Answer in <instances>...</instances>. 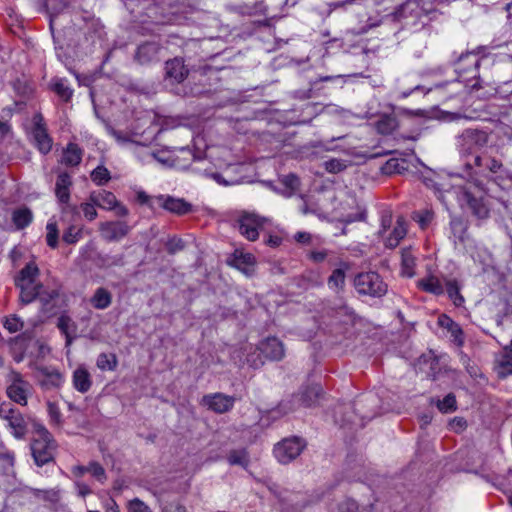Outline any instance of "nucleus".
<instances>
[{"instance_id": "obj_1", "label": "nucleus", "mask_w": 512, "mask_h": 512, "mask_svg": "<svg viewBox=\"0 0 512 512\" xmlns=\"http://www.w3.org/2000/svg\"><path fill=\"white\" fill-rule=\"evenodd\" d=\"M39 269L35 263H28L15 279L16 286L20 289V301L29 304L39 297L42 285L36 283Z\"/></svg>"}, {"instance_id": "obj_2", "label": "nucleus", "mask_w": 512, "mask_h": 512, "mask_svg": "<svg viewBox=\"0 0 512 512\" xmlns=\"http://www.w3.org/2000/svg\"><path fill=\"white\" fill-rule=\"evenodd\" d=\"M321 390L319 385L305 386L297 394L282 400L278 409L282 414H288L302 408H311L317 403Z\"/></svg>"}, {"instance_id": "obj_3", "label": "nucleus", "mask_w": 512, "mask_h": 512, "mask_svg": "<svg viewBox=\"0 0 512 512\" xmlns=\"http://www.w3.org/2000/svg\"><path fill=\"white\" fill-rule=\"evenodd\" d=\"M37 438L31 444V451L35 463L42 466L53 458L55 444L50 432L43 426H39L36 431Z\"/></svg>"}, {"instance_id": "obj_4", "label": "nucleus", "mask_w": 512, "mask_h": 512, "mask_svg": "<svg viewBox=\"0 0 512 512\" xmlns=\"http://www.w3.org/2000/svg\"><path fill=\"white\" fill-rule=\"evenodd\" d=\"M32 392V385L19 372L11 370L8 373L6 393L10 400L21 406H26Z\"/></svg>"}, {"instance_id": "obj_5", "label": "nucleus", "mask_w": 512, "mask_h": 512, "mask_svg": "<svg viewBox=\"0 0 512 512\" xmlns=\"http://www.w3.org/2000/svg\"><path fill=\"white\" fill-rule=\"evenodd\" d=\"M356 290L360 294L381 297L387 292V285L375 272L360 273L354 280Z\"/></svg>"}, {"instance_id": "obj_6", "label": "nucleus", "mask_w": 512, "mask_h": 512, "mask_svg": "<svg viewBox=\"0 0 512 512\" xmlns=\"http://www.w3.org/2000/svg\"><path fill=\"white\" fill-rule=\"evenodd\" d=\"M305 447V443L298 437L282 440L274 447V455L280 463L287 464L296 459Z\"/></svg>"}, {"instance_id": "obj_7", "label": "nucleus", "mask_w": 512, "mask_h": 512, "mask_svg": "<svg viewBox=\"0 0 512 512\" xmlns=\"http://www.w3.org/2000/svg\"><path fill=\"white\" fill-rule=\"evenodd\" d=\"M32 138L39 151L48 153L52 148V139L49 137L43 116L37 113L33 116Z\"/></svg>"}, {"instance_id": "obj_8", "label": "nucleus", "mask_w": 512, "mask_h": 512, "mask_svg": "<svg viewBox=\"0 0 512 512\" xmlns=\"http://www.w3.org/2000/svg\"><path fill=\"white\" fill-rule=\"evenodd\" d=\"M101 237L108 242H117L126 237L131 227L125 221H106L98 226Z\"/></svg>"}, {"instance_id": "obj_9", "label": "nucleus", "mask_w": 512, "mask_h": 512, "mask_svg": "<svg viewBox=\"0 0 512 512\" xmlns=\"http://www.w3.org/2000/svg\"><path fill=\"white\" fill-rule=\"evenodd\" d=\"M266 219L259 218L253 213L243 214L239 220V231L250 241H255L258 238V230L263 226Z\"/></svg>"}, {"instance_id": "obj_10", "label": "nucleus", "mask_w": 512, "mask_h": 512, "mask_svg": "<svg viewBox=\"0 0 512 512\" xmlns=\"http://www.w3.org/2000/svg\"><path fill=\"white\" fill-rule=\"evenodd\" d=\"M258 349L268 360L280 361L285 356L283 343L275 337H269L261 341L258 345Z\"/></svg>"}, {"instance_id": "obj_11", "label": "nucleus", "mask_w": 512, "mask_h": 512, "mask_svg": "<svg viewBox=\"0 0 512 512\" xmlns=\"http://www.w3.org/2000/svg\"><path fill=\"white\" fill-rule=\"evenodd\" d=\"M201 403L216 413H225L232 409L234 405V398L222 393H215L212 395H205L202 398Z\"/></svg>"}, {"instance_id": "obj_12", "label": "nucleus", "mask_w": 512, "mask_h": 512, "mask_svg": "<svg viewBox=\"0 0 512 512\" xmlns=\"http://www.w3.org/2000/svg\"><path fill=\"white\" fill-rule=\"evenodd\" d=\"M157 201L162 208L177 215H184L191 211V204L180 198L162 195L157 198Z\"/></svg>"}, {"instance_id": "obj_13", "label": "nucleus", "mask_w": 512, "mask_h": 512, "mask_svg": "<svg viewBox=\"0 0 512 512\" xmlns=\"http://www.w3.org/2000/svg\"><path fill=\"white\" fill-rule=\"evenodd\" d=\"M229 263L246 275H251L254 272L256 259L251 253L236 250L229 260Z\"/></svg>"}, {"instance_id": "obj_14", "label": "nucleus", "mask_w": 512, "mask_h": 512, "mask_svg": "<svg viewBox=\"0 0 512 512\" xmlns=\"http://www.w3.org/2000/svg\"><path fill=\"white\" fill-rule=\"evenodd\" d=\"M166 77L174 83H181L188 76V69L180 58H174L166 62Z\"/></svg>"}, {"instance_id": "obj_15", "label": "nucleus", "mask_w": 512, "mask_h": 512, "mask_svg": "<svg viewBox=\"0 0 512 512\" xmlns=\"http://www.w3.org/2000/svg\"><path fill=\"white\" fill-rule=\"evenodd\" d=\"M438 324L450 333V337L457 346L460 347L464 344V336L461 327L449 316L445 314L440 315L438 318Z\"/></svg>"}, {"instance_id": "obj_16", "label": "nucleus", "mask_w": 512, "mask_h": 512, "mask_svg": "<svg viewBox=\"0 0 512 512\" xmlns=\"http://www.w3.org/2000/svg\"><path fill=\"white\" fill-rule=\"evenodd\" d=\"M417 287L424 292L439 296L445 292L444 286L441 280L434 274H428L427 276L417 281Z\"/></svg>"}, {"instance_id": "obj_17", "label": "nucleus", "mask_w": 512, "mask_h": 512, "mask_svg": "<svg viewBox=\"0 0 512 512\" xmlns=\"http://www.w3.org/2000/svg\"><path fill=\"white\" fill-rule=\"evenodd\" d=\"M72 382L74 388L80 393H86L92 386L91 375L83 366H79L74 370Z\"/></svg>"}, {"instance_id": "obj_18", "label": "nucleus", "mask_w": 512, "mask_h": 512, "mask_svg": "<svg viewBox=\"0 0 512 512\" xmlns=\"http://www.w3.org/2000/svg\"><path fill=\"white\" fill-rule=\"evenodd\" d=\"M89 200L96 204L97 207L105 210H113L118 201L112 192L106 190L92 192Z\"/></svg>"}, {"instance_id": "obj_19", "label": "nucleus", "mask_w": 512, "mask_h": 512, "mask_svg": "<svg viewBox=\"0 0 512 512\" xmlns=\"http://www.w3.org/2000/svg\"><path fill=\"white\" fill-rule=\"evenodd\" d=\"M71 176L62 172L58 175L55 187V194L61 203H68L70 199Z\"/></svg>"}, {"instance_id": "obj_20", "label": "nucleus", "mask_w": 512, "mask_h": 512, "mask_svg": "<svg viewBox=\"0 0 512 512\" xmlns=\"http://www.w3.org/2000/svg\"><path fill=\"white\" fill-rule=\"evenodd\" d=\"M463 201L467 203L473 214L478 218H485L488 216L489 210L481 198L474 196L470 191L463 192Z\"/></svg>"}, {"instance_id": "obj_21", "label": "nucleus", "mask_w": 512, "mask_h": 512, "mask_svg": "<svg viewBox=\"0 0 512 512\" xmlns=\"http://www.w3.org/2000/svg\"><path fill=\"white\" fill-rule=\"evenodd\" d=\"M407 233L406 223L403 217H398L392 232L385 240V245L388 248H395L401 239L405 237Z\"/></svg>"}, {"instance_id": "obj_22", "label": "nucleus", "mask_w": 512, "mask_h": 512, "mask_svg": "<svg viewBox=\"0 0 512 512\" xmlns=\"http://www.w3.org/2000/svg\"><path fill=\"white\" fill-rule=\"evenodd\" d=\"M159 46L156 43H145L138 47L136 59L140 64H147L157 59Z\"/></svg>"}, {"instance_id": "obj_23", "label": "nucleus", "mask_w": 512, "mask_h": 512, "mask_svg": "<svg viewBox=\"0 0 512 512\" xmlns=\"http://www.w3.org/2000/svg\"><path fill=\"white\" fill-rule=\"evenodd\" d=\"M416 258L410 248L401 251V272L402 275L412 278L415 276Z\"/></svg>"}, {"instance_id": "obj_24", "label": "nucleus", "mask_w": 512, "mask_h": 512, "mask_svg": "<svg viewBox=\"0 0 512 512\" xmlns=\"http://www.w3.org/2000/svg\"><path fill=\"white\" fill-rule=\"evenodd\" d=\"M82 159V150L77 144L69 143L63 151L61 162L67 166H77Z\"/></svg>"}, {"instance_id": "obj_25", "label": "nucleus", "mask_w": 512, "mask_h": 512, "mask_svg": "<svg viewBox=\"0 0 512 512\" xmlns=\"http://www.w3.org/2000/svg\"><path fill=\"white\" fill-rule=\"evenodd\" d=\"M90 303L96 309H106L112 303V294L103 287L97 288L90 299Z\"/></svg>"}, {"instance_id": "obj_26", "label": "nucleus", "mask_w": 512, "mask_h": 512, "mask_svg": "<svg viewBox=\"0 0 512 512\" xmlns=\"http://www.w3.org/2000/svg\"><path fill=\"white\" fill-rule=\"evenodd\" d=\"M495 371L499 378H506L512 375V355L505 351L495 361Z\"/></svg>"}, {"instance_id": "obj_27", "label": "nucleus", "mask_w": 512, "mask_h": 512, "mask_svg": "<svg viewBox=\"0 0 512 512\" xmlns=\"http://www.w3.org/2000/svg\"><path fill=\"white\" fill-rule=\"evenodd\" d=\"M57 327L66 337V344L70 345L76 332V325L68 315H61Z\"/></svg>"}, {"instance_id": "obj_28", "label": "nucleus", "mask_w": 512, "mask_h": 512, "mask_svg": "<svg viewBox=\"0 0 512 512\" xmlns=\"http://www.w3.org/2000/svg\"><path fill=\"white\" fill-rule=\"evenodd\" d=\"M33 219L32 212L28 208H19L12 213V221L17 229L27 227Z\"/></svg>"}, {"instance_id": "obj_29", "label": "nucleus", "mask_w": 512, "mask_h": 512, "mask_svg": "<svg viewBox=\"0 0 512 512\" xmlns=\"http://www.w3.org/2000/svg\"><path fill=\"white\" fill-rule=\"evenodd\" d=\"M7 426L10 428L12 434L18 439L24 437L26 434V422L20 412L7 421Z\"/></svg>"}, {"instance_id": "obj_30", "label": "nucleus", "mask_w": 512, "mask_h": 512, "mask_svg": "<svg viewBox=\"0 0 512 512\" xmlns=\"http://www.w3.org/2000/svg\"><path fill=\"white\" fill-rule=\"evenodd\" d=\"M446 292L455 306H461L464 303V297L460 293V286L455 279L445 281Z\"/></svg>"}, {"instance_id": "obj_31", "label": "nucleus", "mask_w": 512, "mask_h": 512, "mask_svg": "<svg viewBox=\"0 0 512 512\" xmlns=\"http://www.w3.org/2000/svg\"><path fill=\"white\" fill-rule=\"evenodd\" d=\"M258 350V346H249L244 349V352H242L243 355L245 354L244 363L248 364L250 367L254 369H257L264 364L261 355L257 352Z\"/></svg>"}, {"instance_id": "obj_32", "label": "nucleus", "mask_w": 512, "mask_h": 512, "mask_svg": "<svg viewBox=\"0 0 512 512\" xmlns=\"http://www.w3.org/2000/svg\"><path fill=\"white\" fill-rule=\"evenodd\" d=\"M64 382L63 376L58 371L46 372L41 381V385L45 389L58 388Z\"/></svg>"}, {"instance_id": "obj_33", "label": "nucleus", "mask_w": 512, "mask_h": 512, "mask_svg": "<svg viewBox=\"0 0 512 512\" xmlns=\"http://www.w3.org/2000/svg\"><path fill=\"white\" fill-rule=\"evenodd\" d=\"M96 365L100 370L113 371L117 367V357L113 353H101L97 358Z\"/></svg>"}, {"instance_id": "obj_34", "label": "nucleus", "mask_w": 512, "mask_h": 512, "mask_svg": "<svg viewBox=\"0 0 512 512\" xmlns=\"http://www.w3.org/2000/svg\"><path fill=\"white\" fill-rule=\"evenodd\" d=\"M230 465H239L246 468L249 464V456L245 449L232 450L227 455Z\"/></svg>"}, {"instance_id": "obj_35", "label": "nucleus", "mask_w": 512, "mask_h": 512, "mask_svg": "<svg viewBox=\"0 0 512 512\" xmlns=\"http://www.w3.org/2000/svg\"><path fill=\"white\" fill-rule=\"evenodd\" d=\"M2 325L10 333H16L23 329L24 322L18 315L11 314L3 317Z\"/></svg>"}, {"instance_id": "obj_36", "label": "nucleus", "mask_w": 512, "mask_h": 512, "mask_svg": "<svg viewBox=\"0 0 512 512\" xmlns=\"http://www.w3.org/2000/svg\"><path fill=\"white\" fill-rule=\"evenodd\" d=\"M396 127L397 121L392 116H383L376 123L377 131L384 135L392 133Z\"/></svg>"}, {"instance_id": "obj_37", "label": "nucleus", "mask_w": 512, "mask_h": 512, "mask_svg": "<svg viewBox=\"0 0 512 512\" xmlns=\"http://www.w3.org/2000/svg\"><path fill=\"white\" fill-rule=\"evenodd\" d=\"M91 179L96 185L102 186L110 181L111 175L105 166L99 165L91 172Z\"/></svg>"}, {"instance_id": "obj_38", "label": "nucleus", "mask_w": 512, "mask_h": 512, "mask_svg": "<svg viewBox=\"0 0 512 512\" xmlns=\"http://www.w3.org/2000/svg\"><path fill=\"white\" fill-rule=\"evenodd\" d=\"M47 409H48V414L50 417V422L53 425L60 427L62 424V415H61L59 407L53 402H48Z\"/></svg>"}, {"instance_id": "obj_39", "label": "nucleus", "mask_w": 512, "mask_h": 512, "mask_svg": "<svg viewBox=\"0 0 512 512\" xmlns=\"http://www.w3.org/2000/svg\"><path fill=\"white\" fill-rule=\"evenodd\" d=\"M46 229H47V235H46L47 244L51 248H55L58 244L57 224L55 222H49L46 226Z\"/></svg>"}, {"instance_id": "obj_40", "label": "nucleus", "mask_w": 512, "mask_h": 512, "mask_svg": "<svg viewBox=\"0 0 512 512\" xmlns=\"http://www.w3.org/2000/svg\"><path fill=\"white\" fill-rule=\"evenodd\" d=\"M87 471L91 473L100 483H104L107 479L104 468L97 462H91L87 466Z\"/></svg>"}, {"instance_id": "obj_41", "label": "nucleus", "mask_w": 512, "mask_h": 512, "mask_svg": "<svg viewBox=\"0 0 512 512\" xmlns=\"http://www.w3.org/2000/svg\"><path fill=\"white\" fill-rule=\"evenodd\" d=\"M81 236V229L71 225L68 229L63 233V241L67 244L76 243Z\"/></svg>"}, {"instance_id": "obj_42", "label": "nucleus", "mask_w": 512, "mask_h": 512, "mask_svg": "<svg viewBox=\"0 0 512 512\" xmlns=\"http://www.w3.org/2000/svg\"><path fill=\"white\" fill-rule=\"evenodd\" d=\"M437 406L440 411L445 413L453 411L456 408V399L454 395L448 394L443 400L438 401Z\"/></svg>"}, {"instance_id": "obj_43", "label": "nucleus", "mask_w": 512, "mask_h": 512, "mask_svg": "<svg viewBox=\"0 0 512 512\" xmlns=\"http://www.w3.org/2000/svg\"><path fill=\"white\" fill-rule=\"evenodd\" d=\"M128 512H152L151 508L139 498H134L127 503Z\"/></svg>"}, {"instance_id": "obj_44", "label": "nucleus", "mask_w": 512, "mask_h": 512, "mask_svg": "<svg viewBox=\"0 0 512 512\" xmlns=\"http://www.w3.org/2000/svg\"><path fill=\"white\" fill-rule=\"evenodd\" d=\"M58 296L59 293L56 289L46 290L42 287L38 298L46 307L50 305Z\"/></svg>"}, {"instance_id": "obj_45", "label": "nucleus", "mask_w": 512, "mask_h": 512, "mask_svg": "<svg viewBox=\"0 0 512 512\" xmlns=\"http://www.w3.org/2000/svg\"><path fill=\"white\" fill-rule=\"evenodd\" d=\"M54 91L65 101H68L73 94L72 89L62 80H59L54 84Z\"/></svg>"}, {"instance_id": "obj_46", "label": "nucleus", "mask_w": 512, "mask_h": 512, "mask_svg": "<svg viewBox=\"0 0 512 512\" xmlns=\"http://www.w3.org/2000/svg\"><path fill=\"white\" fill-rule=\"evenodd\" d=\"M432 218L433 213L429 210L416 212L413 215V219L419 223L422 229H424L431 222Z\"/></svg>"}, {"instance_id": "obj_47", "label": "nucleus", "mask_w": 512, "mask_h": 512, "mask_svg": "<svg viewBox=\"0 0 512 512\" xmlns=\"http://www.w3.org/2000/svg\"><path fill=\"white\" fill-rule=\"evenodd\" d=\"M162 512H188L186 506L178 500L166 502L162 507Z\"/></svg>"}, {"instance_id": "obj_48", "label": "nucleus", "mask_w": 512, "mask_h": 512, "mask_svg": "<svg viewBox=\"0 0 512 512\" xmlns=\"http://www.w3.org/2000/svg\"><path fill=\"white\" fill-rule=\"evenodd\" d=\"M95 206H97V205L94 204L90 200H88V202L81 204V209L83 211V214H84L85 218L89 221H93L98 215V213L95 209Z\"/></svg>"}, {"instance_id": "obj_49", "label": "nucleus", "mask_w": 512, "mask_h": 512, "mask_svg": "<svg viewBox=\"0 0 512 512\" xmlns=\"http://www.w3.org/2000/svg\"><path fill=\"white\" fill-rule=\"evenodd\" d=\"M345 274L341 269H336L333 271L332 275L329 277L328 284L331 287L339 288L344 284Z\"/></svg>"}, {"instance_id": "obj_50", "label": "nucleus", "mask_w": 512, "mask_h": 512, "mask_svg": "<svg viewBox=\"0 0 512 512\" xmlns=\"http://www.w3.org/2000/svg\"><path fill=\"white\" fill-rule=\"evenodd\" d=\"M346 168V164L338 159H331L325 162V169L330 173H339Z\"/></svg>"}, {"instance_id": "obj_51", "label": "nucleus", "mask_w": 512, "mask_h": 512, "mask_svg": "<svg viewBox=\"0 0 512 512\" xmlns=\"http://www.w3.org/2000/svg\"><path fill=\"white\" fill-rule=\"evenodd\" d=\"M19 411L15 410L11 404H1L0 405V417L5 420L6 422L13 418L15 414H18Z\"/></svg>"}, {"instance_id": "obj_52", "label": "nucleus", "mask_w": 512, "mask_h": 512, "mask_svg": "<svg viewBox=\"0 0 512 512\" xmlns=\"http://www.w3.org/2000/svg\"><path fill=\"white\" fill-rule=\"evenodd\" d=\"M169 253L174 254L184 248V242L181 239H170L166 244Z\"/></svg>"}, {"instance_id": "obj_53", "label": "nucleus", "mask_w": 512, "mask_h": 512, "mask_svg": "<svg viewBox=\"0 0 512 512\" xmlns=\"http://www.w3.org/2000/svg\"><path fill=\"white\" fill-rule=\"evenodd\" d=\"M339 510L340 512H359L357 503L351 499L342 502L339 506Z\"/></svg>"}, {"instance_id": "obj_54", "label": "nucleus", "mask_w": 512, "mask_h": 512, "mask_svg": "<svg viewBox=\"0 0 512 512\" xmlns=\"http://www.w3.org/2000/svg\"><path fill=\"white\" fill-rule=\"evenodd\" d=\"M392 225V215L390 213H386L381 218V229L379 231L380 234H384L388 228Z\"/></svg>"}, {"instance_id": "obj_55", "label": "nucleus", "mask_w": 512, "mask_h": 512, "mask_svg": "<svg viewBox=\"0 0 512 512\" xmlns=\"http://www.w3.org/2000/svg\"><path fill=\"white\" fill-rule=\"evenodd\" d=\"M113 210L115 211L116 216H119V217H125L129 213L128 208L126 206H124L123 204H121L119 201H117V204L115 205Z\"/></svg>"}, {"instance_id": "obj_56", "label": "nucleus", "mask_w": 512, "mask_h": 512, "mask_svg": "<svg viewBox=\"0 0 512 512\" xmlns=\"http://www.w3.org/2000/svg\"><path fill=\"white\" fill-rule=\"evenodd\" d=\"M326 256V251H313L310 253V258L315 262H322Z\"/></svg>"}, {"instance_id": "obj_57", "label": "nucleus", "mask_w": 512, "mask_h": 512, "mask_svg": "<svg viewBox=\"0 0 512 512\" xmlns=\"http://www.w3.org/2000/svg\"><path fill=\"white\" fill-rule=\"evenodd\" d=\"M310 238V234L306 232H298L294 236V239L299 243H308L310 241Z\"/></svg>"}, {"instance_id": "obj_58", "label": "nucleus", "mask_w": 512, "mask_h": 512, "mask_svg": "<svg viewBox=\"0 0 512 512\" xmlns=\"http://www.w3.org/2000/svg\"><path fill=\"white\" fill-rule=\"evenodd\" d=\"M77 488H78V494L82 497L91 493L90 488L84 483H78Z\"/></svg>"}, {"instance_id": "obj_59", "label": "nucleus", "mask_w": 512, "mask_h": 512, "mask_svg": "<svg viewBox=\"0 0 512 512\" xmlns=\"http://www.w3.org/2000/svg\"><path fill=\"white\" fill-rule=\"evenodd\" d=\"M105 507L106 512H119V506L113 499H110Z\"/></svg>"}, {"instance_id": "obj_60", "label": "nucleus", "mask_w": 512, "mask_h": 512, "mask_svg": "<svg viewBox=\"0 0 512 512\" xmlns=\"http://www.w3.org/2000/svg\"><path fill=\"white\" fill-rule=\"evenodd\" d=\"M152 157L163 165H173V162L169 158H164L159 153H153Z\"/></svg>"}, {"instance_id": "obj_61", "label": "nucleus", "mask_w": 512, "mask_h": 512, "mask_svg": "<svg viewBox=\"0 0 512 512\" xmlns=\"http://www.w3.org/2000/svg\"><path fill=\"white\" fill-rule=\"evenodd\" d=\"M65 7V3L62 0H48L47 1V8L50 10L55 9L57 6Z\"/></svg>"}, {"instance_id": "obj_62", "label": "nucleus", "mask_w": 512, "mask_h": 512, "mask_svg": "<svg viewBox=\"0 0 512 512\" xmlns=\"http://www.w3.org/2000/svg\"><path fill=\"white\" fill-rule=\"evenodd\" d=\"M281 243V238L278 236H269L267 244L273 247L278 246Z\"/></svg>"}, {"instance_id": "obj_63", "label": "nucleus", "mask_w": 512, "mask_h": 512, "mask_svg": "<svg viewBox=\"0 0 512 512\" xmlns=\"http://www.w3.org/2000/svg\"><path fill=\"white\" fill-rule=\"evenodd\" d=\"M87 471V466H76L73 469V473L76 476H83Z\"/></svg>"}, {"instance_id": "obj_64", "label": "nucleus", "mask_w": 512, "mask_h": 512, "mask_svg": "<svg viewBox=\"0 0 512 512\" xmlns=\"http://www.w3.org/2000/svg\"><path fill=\"white\" fill-rule=\"evenodd\" d=\"M480 134L475 131V130H466L464 133H463V137L465 138H474L476 136H479Z\"/></svg>"}]
</instances>
